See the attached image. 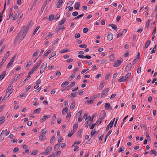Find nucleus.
<instances>
[{"label": "nucleus", "instance_id": "f257e3e1", "mask_svg": "<svg viewBox=\"0 0 157 157\" xmlns=\"http://www.w3.org/2000/svg\"><path fill=\"white\" fill-rule=\"evenodd\" d=\"M109 89L106 88L102 92V94L101 95V98L103 97V96L106 95L109 91Z\"/></svg>", "mask_w": 157, "mask_h": 157}, {"label": "nucleus", "instance_id": "f03ea898", "mask_svg": "<svg viewBox=\"0 0 157 157\" xmlns=\"http://www.w3.org/2000/svg\"><path fill=\"white\" fill-rule=\"evenodd\" d=\"M63 1V0H58V2L56 3L57 7L58 8H59L62 6Z\"/></svg>", "mask_w": 157, "mask_h": 157}, {"label": "nucleus", "instance_id": "7ed1b4c3", "mask_svg": "<svg viewBox=\"0 0 157 157\" xmlns=\"http://www.w3.org/2000/svg\"><path fill=\"white\" fill-rule=\"evenodd\" d=\"M78 57L80 58H86L87 59H90L91 58V56L88 55H87L86 56L83 55H78Z\"/></svg>", "mask_w": 157, "mask_h": 157}, {"label": "nucleus", "instance_id": "20e7f679", "mask_svg": "<svg viewBox=\"0 0 157 157\" xmlns=\"http://www.w3.org/2000/svg\"><path fill=\"white\" fill-rule=\"evenodd\" d=\"M113 38V35L110 32H109L108 35L107 36V39L109 40L110 41L112 40Z\"/></svg>", "mask_w": 157, "mask_h": 157}, {"label": "nucleus", "instance_id": "39448f33", "mask_svg": "<svg viewBox=\"0 0 157 157\" xmlns=\"http://www.w3.org/2000/svg\"><path fill=\"white\" fill-rule=\"evenodd\" d=\"M47 0L45 1L44 2V3L42 6V7L41 9V14H42V13L43 11V10H44V8L46 7V6L47 4Z\"/></svg>", "mask_w": 157, "mask_h": 157}, {"label": "nucleus", "instance_id": "423d86ee", "mask_svg": "<svg viewBox=\"0 0 157 157\" xmlns=\"http://www.w3.org/2000/svg\"><path fill=\"white\" fill-rule=\"evenodd\" d=\"M122 63V62L119 60H117V62H115L114 63L113 65L114 67H117L120 65Z\"/></svg>", "mask_w": 157, "mask_h": 157}, {"label": "nucleus", "instance_id": "0eeeda50", "mask_svg": "<svg viewBox=\"0 0 157 157\" xmlns=\"http://www.w3.org/2000/svg\"><path fill=\"white\" fill-rule=\"evenodd\" d=\"M52 147L50 146H48L45 151V153L46 154H47L49 152H50L51 151Z\"/></svg>", "mask_w": 157, "mask_h": 157}, {"label": "nucleus", "instance_id": "6e6552de", "mask_svg": "<svg viewBox=\"0 0 157 157\" xmlns=\"http://www.w3.org/2000/svg\"><path fill=\"white\" fill-rule=\"evenodd\" d=\"M80 6V3L79 2H77L76 3H75L74 5V8L75 9H77L78 10H79V7Z\"/></svg>", "mask_w": 157, "mask_h": 157}, {"label": "nucleus", "instance_id": "1a4fd4ad", "mask_svg": "<svg viewBox=\"0 0 157 157\" xmlns=\"http://www.w3.org/2000/svg\"><path fill=\"white\" fill-rule=\"evenodd\" d=\"M6 74V71H4L1 74V75H0V81L2 80L4 78Z\"/></svg>", "mask_w": 157, "mask_h": 157}, {"label": "nucleus", "instance_id": "9d476101", "mask_svg": "<svg viewBox=\"0 0 157 157\" xmlns=\"http://www.w3.org/2000/svg\"><path fill=\"white\" fill-rule=\"evenodd\" d=\"M10 132V131L7 132V129H6L5 130H2L1 134H0V137H1L2 134H5L6 136H7L9 134Z\"/></svg>", "mask_w": 157, "mask_h": 157}, {"label": "nucleus", "instance_id": "9b49d317", "mask_svg": "<svg viewBox=\"0 0 157 157\" xmlns=\"http://www.w3.org/2000/svg\"><path fill=\"white\" fill-rule=\"evenodd\" d=\"M110 105L109 103H106L105 105V108L107 110L110 109L111 108Z\"/></svg>", "mask_w": 157, "mask_h": 157}, {"label": "nucleus", "instance_id": "f8f14e48", "mask_svg": "<svg viewBox=\"0 0 157 157\" xmlns=\"http://www.w3.org/2000/svg\"><path fill=\"white\" fill-rule=\"evenodd\" d=\"M10 53V51H8L6 53V54L4 56V57L5 58V60H4V61H5L8 58Z\"/></svg>", "mask_w": 157, "mask_h": 157}, {"label": "nucleus", "instance_id": "ddd939ff", "mask_svg": "<svg viewBox=\"0 0 157 157\" xmlns=\"http://www.w3.org/2000/svg\"><path fill=\"white\" fill-rule=\"evenodd\" d=\"M37 68H35V67L34 66L28 73L29 75H30L32 74L34 71H36V70Z\"/></svg>", "mask_w": 157, "mask_h": 157}, {"label": "nucleus", "instance_id": "4468645a", "mask_svg": "<svg viewBox=\"0 0 157 157\" xmlns=\"http://www.w3.org/2000/svg\"><path fill=\"white\" fill-rule=\"evenodd\" d=\"M69 84V82L68 81H65L63 82L61 85V87H64L66 85H68Z\"/></svg>", "mask_w": 157, "mask_h": 157}, {"label": "nucleus", "instance_id": "2eb2a0df", "mask_svg": "<svg viewBox=\"0 0 157 157\" xmlns=\"http://www.w3.org/2000/svg\"><path fill=\"white\" fill-rule=\"evenodd\" d=\"M152 20L151 19H148L147 21L146 22V28H148L149 26V23Z\"/></svg>", "mask_w": 157, "mask_h": 157}, {"label": "nucleus", "instance_id": "dca6fc26", "mask_svg": "<svg viewBox=\"0 0 157 157\" xmlns=\"http://www.w3.org/2000/svg\"><path fill=\"white\" fill-rule=\"evenodd\" d=\"M41 111V108H39L35 110L33 112V113H39Z\"/></svg>", "mask_w": 157, "mask_h": 157}, {"label": "nucleus", "instance_id": "f3484780", "mask_svg": "<svg viewBox=\"0 0 157 157\" xmlns=\"http://www.w3.org/2000/svg\"><path fill=\"white\" fill-rule=\"evenodd\" d=\"M108 26L112 27V29L114 30H116L117 29V27L115 24H110L108 25Z\"/></svg>", "mask_w": 157, "mask_h": 157}, {"label": "nucleus", "instance_id": "a211bd4d", "mask_svg": "<svg viewBox=\"0 0 157 157\" xmlns=\"http://www.w3.org/2000/svg\"><path fill=\"white\" fill-rule=\"evenodd\" d=\"M131 75V73H128L124 77V81H126L130 76Z\"/></svg>", "mask_w": 157, "mask_h": 157}, {"label": "nucleus", "instance_id": "6ab92c4d", "mask_svg": "<svg viewBox=\"0 0 157 157\" xmlns=\"http://www.w3.org/2000/svg\"><path fill=\"white\" fill-rule=\"evenodd\" d=\"M5 121V117L4 116L0 118V125L2 124Z\"/></svg>", "mask_w": 157, "mask_h": 157}, {"label": "nucleus", "instance_id": "aec40b11", "mask_svg": "<svg viewBox=\"0 0 157 157\" xmlns=\"http://www.w3.org/2000/svg\"><path fill=\"white\" fill-rule=\"evenodd\" d=\"M78 123H75L74 124L73 126V131H75V130L78 128Z\"/></svg>", "mask_w": 157, "mask_h": 157}, {"label": "nucleus", "instance_id": "412c9836", "mask_svg": "<svg viewBox=\"0 0 157 157\" xmlns=\"http://www.w3.org/2000/svg\"><path fill=\"white\" fill-rule=\"evenodd\" d=\"M60 143H58L56 144L54 147V149L55 151H56L60 147Z\"/></svg>", "mask_w": 157, "mask_h": 157}, {"label": "nucleus", "instance_id": "4be33fe9", "mask_svg": "<svg viewBox=\"0 0 157 157\" xmlns=\"http://www.w3.org/2000/svg\"><path fill=\"white\" fill-rule=\"evenodd\" d=\"M132 67V64L131 63H130L127 65L126 66V69L128 71Z\"/></svg>", "mask_w": 157, "mask_h": 157}, {"label": "nucleus", "instance_id": "5701e85b", "mask_svg": "<svg viewBox=\"0 0 157 157\" xmlns=\"http://www.w3.org/2000/svg\"><path fill=\"white\" fill-rule=\"evenodd\" d=\"M47 132V131L45 129H43L40 133V136H44Z\"/></svg>", "mask_w": 157, "mask_h": 157}, {"label": "nucleus", "instance_id": "b1692460", "mask_svg": "<svg viewBox=\"0 0 157 157\" xmlns=\"http://www.w3.org/2000/svg\"><path fill=\"white\" fill-rule=\"evenodd\" d=\"M75 74L73 73V74L70 76L68 78V79L69 80H72L75 77Z\"/></svg>", "mask_w": 157, "mask_h": 157}, {"label": "nucleus", "instance_id": "393cba45", "mask_svg": "<svg viewBox=\"0 0 157 157\" xmlns=\"http://www.w3.org/2000/svg\"><path fill=\"white\" fill-rule=\"evenodd\" d=\"M13 62L11 61L10 60L8 64L6 66V67L7 68H9L10 67H11L12 65L13 64Z\"/></svg>", "mask_w": 157, "mask_h": 157}, {"label": "nucleus", "instance_id": "a878e982", "mask_svg": "<svg viewBox=\"0 0 157 157\" xmlns=\"http://www.w3.org/2000/svg\"><path fill=\"white\" fill-rule=\"evenodd\" d=\"M42 63V59H41L40 60V61L38 63H37L36 65L35 66V68H38V67H39V66Z\"/></svg>", "mask_w": 157, "mask_h": 157}, {"label": "nucleus", "instance_id": "bb28decb", "mask_svg": "<svg viewBox=\"0 0 157 157\" xmlns=\"http://www.w3.org/2000/svg\"><path fill=\"white\" fill-rule=\"evenodd\" d=\"M100 115L102 116L105 117L106 116V112L104 110H102L101 111L100 113Z\"/></svg>", "mask_w": 157, "mask_h": 157}, {"label": "nucleus", "instance_id": "cd10ccee", "mask_svg": "<svg viewBox=\"0 0 157 157\" xmlns=\"http://www.w3.org/2000/svg\"><path fill=\"white\" fill-rule=\"evenodd\" d=\"M150 40H148L146 43L145 46V49L147 48L149 46L150 44Z\"/></svg>", "mask_w": 157, "mask_h": 157}, {"label": "nucleus", "instance_id": "c85d7f7f", "mask_svg": "<svg viewBox=\"0 0 157 157\" xmlns=\"http://www.w3.org/2000/svg\"><path fill=\"white\" fill-rule=\"evenodd\" d=\"M22 33V32L21 31L18 33L17 36H16V39L17 40H18L21 36V34Z\"/></svg>", "mask_w": 157, "mask_h": 157}, {"label": "nucleus", "instance_id": "c756f323", "mask_svg": "<svg viewBox=\"0 0 157 157\" xmlns=\"http://www.w3.org/2000/svg\"><path fill=\"white\" fill-rule=\"evenodd\" d=\"M9 96V94H7L2 101V102H4Z\"/></svg>", "mask_w": 157, "mask_h": 157}, {"label": "nucleus", "instance_id": "7c9ffc66", "mask_svg": "<svg viewBox=\"0 0 157 157\" xmlns=\"http://www.w3.org/2000/svg\"><path fill=\"white\" fill-rule=\"evenodd\" d=\"M73 3V2L72 1H71L68 2L67 5V8L71 6L72 5Z\"/></svg>", "mask_w": 157, "mask_h": 157}, {"label": "nucleus", "instance_id": "2f4dec72", "mask_svg": "<svg viewBox=\"0 0 157 157\" xmlns=\"http://www.w3.org/2000/svg\"><path fill=\"white\" fill-rule=\"evenodd\" d=\"M118 81L119 82H124L126 81H124V76H122L119 79Z\"/></svg>", "mask_w": 157, "mask_h": 157}, {"label": "nucleus", "instance_id": "473e14b6", "mask_svg": "<svg viewBox=\"0 0 157 157\" xmlns=\"http://www.w3.org/2000/svg\"><path fill=\"white\" fill-rule=\"evenodd\" d=\"M150 153L151 154H154L155 155H156L157 152L155 150L153 149L151 150Z\"/></svg>", "mask_w": 157, "mask_h": 157}, {"label": "nucleus", "instance_id": "72a5a7b5", "mask_svg": "<svg viewBox=\"0 0 157 157\" xmlns=\"http://www.w3.org/2000/svg\"><path fill=\"white\" fill-rule=\"evenodd\" d=\"M68 110V108L67 107H66L63 109L62 111V113L63 114H64L65 112L67 113Z\"/></svg>", "mask_w": 157, "mask_h": 157}, {"label": "nucleus", "instance_id": "f704fd0d", "mask_svg": "<svg viewBox=\"0 0 157 157\" xmlns=\"http://www.w3.org/2000/svg\"><path fill=\"white\" fill-rule=\"evenodd\" d=\"M156 45L155 44L154 48H153L152 51H151V52H150V53L152 54H153V53H155V51H156Z\"/></svg>", "mask_w": 157, "mask_h": 157}, {"label": "nucleus", "instance_id": "c9c22d12", "mask_svg": "<svg viewBox=\"0 0 157 157\" xmlns=\"http://www.w3.org/2000/svg\"><path fill=\"white\" fill-rule=\"evenodd\" d=\"M38 152V151L37 150H35L33 151L31 153V155H35L37 154Z\"/></svg>", "mask_w": 157, "mask_h": 157}, {"label": "nucleus", "instance_id": "e433bc0d", "mask_svg": "<svg viewBox=\"0 0 157 157\" xmlns=\"http://www.w3.org/2000/svg\"><path fill=\"white\" fill-rule=\"evenodd\" d=\"M58 28L60 30L61 29H63V30H64L65 29V27L64 26H63L62 25L59 24V27Z\"/></svg>", "mask_w": 157, "mask_h": 157}, {"label": "nucleus", "instance_id": "4c0bfd02", "mask_svg": "<svg viewBox=\"0 0 157 157\" xmlns=\"http://www.w3.org/2000/svg\"><path fill=\"white\" fill-rule=\"evenodd\" d=\"M100 118L99 119H100V123H101L103 121V120L105 118V117L102 116H99Z\"/></svg>", "mask_w": 157, "mask_h": 157}, {"label": "nucleus", "instance_id": "58836bf2", "mask_svg": "<svg viewBox=\"0 0 157 157\" xmlns=\"http://www.w3.org/2000/svg\"><path fill=\"white\" fill-rule=\"evenodd\" d=\"M66 21V18H63L62 20L60 21L59 24L62 25Z\"/></svg>", "mask_w": 157, "mask_h": 157}, {"label": "nucleus", "instance_id": "ea45409f", "mask_svg": "<svg viewBox=\"0 0 157 157\" xmlns=\"http://www.w3.org/2000/svg\"><path fill=\"white\" fill-rule=\"evenodd\" d=\"M112 130H110L109 132H108L107 133V135H106V137H105V142L106 141V139H107V138L111 134V132H112Z\"/></svg>", "mask_w": 157, "mask_h": 157}, {"label": "nucleus", "instance_id": "a19ab883", "mask_svg": "<svg viewBox=\"0 0 157 157\" xmlns=\"http://www.w3.org/2000/svg\"><path fill=\"white\" fill-rule=\"evenodd\" d=\"M19 15V13L18 12L16 13L15 14V16H14L13 17V21L15 20L18 17Z\"/></svg>", "mask_w": 157, "mask_h": 157}, {"label": "nucleus", "instance_id": "79ce46f5", "mask_svg": "<svg viewBox=\"0 0 157 157\" xmlns=\"http://www.w3.org/2000/svg\"><path fill=\"white\" fill-rule=\"evenodd\" d=\"M52 50L50 49H49L48 51L45 53L44 55V56H47L50 52H51Z\"/></svg>", "mask_w": 157, "mask_h": 157}, {"label": "nucleus", "instance_id": "37998d69", "mask_svg": "<svg viewBox=\"0 0 157 157\" xmlns=\"http://www.w3.org/2000/svg\"><path fill=\"white\" fill-rule=\"evenodd\" d=\"M80 37V35L79 33H77L75 36V39H77L79 38Z\"/></svg>", "mask_w": 157, "mask_h": 157}, {"label": "nucleus", "instance_id": "c03bdc74", "mask_svg": "<svg viewBox=\"0 0 157 157\" xmlns=\"http://www.w3.org/2000/svg\"><path fill=\"white\" fill-rule=\"evenodd\" d=\"M40 26H38L35 29L34 32H33V33L32 35H34L36 33V32H37V30H38V29H39L40 28Z\"/></svg>", "mask_w": 157, "mask_h": 157}, {"label": "nucleus", "instance_id": "a18cd8bd", "mask_svg": "<svg viewBox=\"0 0 157 157\" xmlns=\"http://www.w3.org/2000/svg\"><path fill=\"white\" fill-rule=\"evenodd\" d=\"M104 86L103 83H101L99 87V89L100 90H102L104 87Z\"/></svg>", "mask_w": 157, "mask_h": 157}, {"label": "nucleus", "instance_id": "49530a36", "mask_svg": "<svg viewBox=\"0 0 157 157\" xmlns=\"http://www.w3.org/2000/svg\"><path fill=\"white\" fill-rule=\"evenodd\" d=\"M14 89H11V90H6V92L7 93V94L9 93L8 94H9V95L10 94L13 92Z\"/></svg>", "mask_w": 157, "mask_h": 157}, {"label": "nucleus", "instance_id": "de8ad7c7", "mask_svg": "<svg viewBox=\"0 0 157 157\" xmlns=\"http://www.w3.org/2000/svg\"><path fill=\"white\" fill-rule=\"evenodd\" d=\"M68 50H67V49H63V50H62L61 51H60V53H64L65 52H68Z\"/></svg>", "mask_w": 157, "mask_h": 157}, {"label": "nucleus", "instance_id": "09e8293b", "mask_svg": "<svg viewBox=\"0 0 157 157\" xmlns=\"http://www.w3.org/2000/svg\"><path fill=\"white\" fill-rule=\"evenodd\" d=\"M75 132V131H71V132L69 133L68 134V135H67V136L68 137H71Z\"/></svg>", "mask_w": 157, "mask_h": 157}, {"label": "nucleus", "instance_id": "8fccbe9b", "mask_svg": "<svg viewBox=\"0 0 157 157\" xmlns=\"http://www.w3.org/2000/svg\"><path fill=\"white\" fill-rule=\"evenodd\" d=\"M55 140V136H53L51 138L50 140V142L52 143H54V142ZM52 144V143H51Z\"/></svg>", "mask_w": 157, "mask_h": 157}, {"label": "nucleus", "instance_id": "3c124183", "mask_svg": "<svg viewBox=\"0 0 157 157\" xmlns=\"http://www.w3.org/2000/svg\"><path fill=\"white\" fill-rule=\"evenodd\" d=\"M84 15L83 14H81L80 15H79L77 17H75L74 18V19H79V18L82 17Z\"/></svg>", "mask_w": 157, "mask_h": 157}, {"label": "nucleus", "instance_id": "603ef678", "mask_svg": "<svg viewBox=\"0 0 157 157\" xmlns=\"http://www.w3.org/2000/svg\"><path fill=\"white\" fill-rule=\"evenodd\" d=\"M87 119H88L87 121H89L90 123L93 121V118H91L90 116H88Z\"/></svg>", "mask_w": 157, "mask_h": 157}, {"label": "nucleus", "instance_id": "864d4df0", "mask_svg": "<svg viewBox=\"0 0 157 157\" xmlns=\"http://www.w3.org/2000/svg\"><path fill=\"white\" fill-rule=\"evenodd\" d=\"M54 17V16L53 15H50L49 16L48 20L49 21H51L53 19Z\"/></svg>", "mask_w": 157, "mask_h": 157}, {"label": "nucleus", "instance_id": "5fc2aeb1", "mask_svg": "<svg viewBox=\"0 0 157 157\" xmlns=\"http://www.w3.org/2000/svg\"><path fill=\"white\" fill-rule=\"evenodd\" d=\"M79 47L81 48H85L87 47V45L86 44H81L80 45Z\"/></svg>", "mask_w": 157, "mask_h": 157}, {"label": "nucleus", "instance_id": "6e6d98bb", "mask_svg": "<svg viewBox=\"0 0 157 157\" xmlns=\"http://www.w3.org/2000/svg\"><path fill=\"white\" fill-rule=\"evenodd\" d=\"M94 99H93L89 100V101H87L86 102H85V103H86V102L88 104H90L91 103H92L93 102V101Z\"/></svg>", "mask_w": 157, "mask_h": 157}, {"label": "nucleus", "instance_id": "4d7b16f0", "mask_svg": "<svg viewBox=\"0 0 157 157\" xmlns=\"http://www.w3.org/2000/svg\"><path fill=\"white\" fill-rule=\"evenodd\" d=\"M18 78V76H17V77H16L15 76L14 78H13V79L11 81V82L13 83L15 82V81H17V78Z\"/></svg>", "mask_w": 157, "mask_h": 157}, {"label": "nucleus", "instance_id": "13d9d810", "mask_svg": "<svg viewBox=\"0 0 157 157\" xmlns=\"http://www.w3.org/2000/svg\"><path fill=\"white\" fill-rule=\"evenodd\" d=\"M45 69V68L43 67H41L40 69V73L41 74L42 73L44 72Z\"/></svg>", "mask_w": 157, "mask_h": 157}, {"label": "nucleus", "instance_id": "bf43d9fd", "mask_svg": "<svg viewBox=\"0 0 157 157\" xmlns=\"http://www.w3.org/2000/svg\"><path fill=\"white\" fill-rule=\"evenodd\" d=\"M38 52V51L37 50H36L33 54L32 56L33 57L36 56L37 55Z\"/></svg>", "mask_w": 157, "mask_h": 157}, {"label": "nucleus", "instance_id": "052dcab7", "mask_svg": "<svg viewBox=\"0 0 157 157\" xmlns=\"http://www.w3.org/2000/svg\"><path fill=\"white\" fill-rule=\"evenodd\" d=\"M71 95L72 97H77V95L76 93V92L75 93H71Z\"/></svg>", "mask_w": 157, "mask_h": 157}, {"label": "nucleus", "instance_id": "680f3d73", "mask_svg": "<svg viewBox=\"0 0 157 157\" xmlns=\"http://www.w3.org/2000/svg\"><path fill=\"white\" fill-rule=\"evenodd\" d=\"M6 45H3V46L2 47L1 49L0 50V53H2L4 49L5 48Z\"/></svg>", "mask_w": 157, "mask_h": 157}, {"label": "nucleus", "instance_id": "e2e57ef3", "mask_svg": "<svg viewBox=\"0 0 157 157\" xmlns=\"http://www.w3.org/2000/svg\"><path fill=\"white\" fill-rule=\"evenodd\" d=\"M16 54H15L13 56V57L11 58V59H10V61H12L13 62L16 58Z\"/></svg>", "mask_w": 157, "mask_h": 157}, {"label": "nucleus", "instance_id": "0e129e2a", "mask_svg": "<svg viewBox=\"0 0 157 157\" xmlns=\"http://www.w3.org/2000/svg\"><path fill=\"white\" fill-rule=\"evenodd\" d=\"M96 131L95 129H94V130H92L91 132V135L93 136V135L94 134L96 133Z\"/></svg>", "mask_w": 157, "mask_h": 157}, {"label": "nucleus", "instance_id": "69168bd1", "mask_svg": "<svg viewBox=\"0 0 157 157\" xmlns=\"http://www.w3.org/2000/svg\"><path fill=\"white\" fill-rule=\"evenodd\" d=\"M88 31V29L87 28H85L83 29V32L84 33H87Z\"/></svg>", "mask_w": 157, "mask_h": 157}, {"label": "nucleus", "instance_id": "338daca9", "mask_svg": "<svg viewBox=\"0 0 157 157\" xmlns=\"http://www.w3.org/2000/svg\"><path fill=\"white\" fill-rule=\"evenodd\" d=\"M75 84V81L72 82L70 84V87H72Z\"/></svg>", "mask_w": 157, "mask_h": 157}, {"label": "nucleus", "instance_id": "774afa93", "mask_svg": "<svg viewBox=\"0 0 157 157\" xmlns=\"http://www.w3.org/2000/svg\"><path fill=\"white\" fill-rule=\"evenodd\" d=\"M47 66V63L44 62L42 64L41 67H43L46 68Z\"/></svg>", "mask_w": 157, "mask_h": 157}]
</instances>
